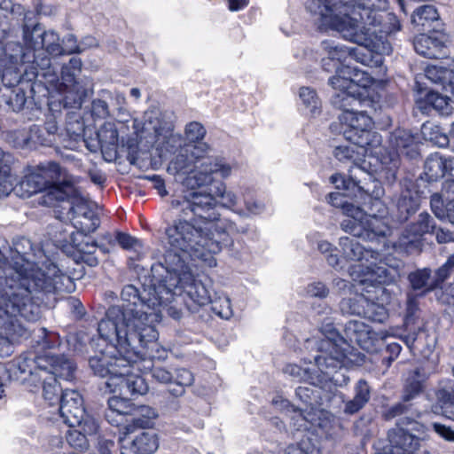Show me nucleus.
Wrapping results in <instances>:
<instances>
[{
    "label": "nucleus",
    "instance_id": "41",
    "mask_svg": "<svg viewBox=\"0 0 454 454\" xmlns=\"http://www.w3.org/2000/svg\"><path fill=\"white\" fill-rule=\"evenodd\" d=\"M425 76L433 83L448 91L449 82L454 78V69L442 64L429 65L425 68Z\"/></svg>",
    "mask_w": 454,
    "mask_h": 454
},
{
    "label": "nucleus",
    "instance_id": "33",
    "mask_svg": "<svg viewBox=\"0 0 454 454\" xmlns=\"http://www.w3.org/2000/svg\"><path fill=\"white\" fill-rule=\"evenodd\" d=\"M372 176L367 173L364 167H356L353 169H349V178L347 180L340 174H335L331 176V182L335 185L337 189L348 190L350 184L356 186L359 191H363L366 193H370L371 189L367 180H372Z\"/></svg>",
    "mask_w": 454,
    "mask_h": 454
},
{
    "label": "nucleus",
    "instance_id": "34",
    "mask_svg": "<svg viewBox=\"0 0 454 454\" xmlns=\"http://www.w3.org/2000/svg\"><path fill=\"white\" fill-rule=\"evenodd\" d=\"M44 358L47 370L46 373H43V376L52 374L57 380L61 379L67 381L74 378L75 365L71 359L65 356H51L49 354L44 355Z\"/></svg>",
    "mask_w": 454,
    "mask_h": 454
},
{
    "label": "nucleus",
    "instance_id": "53",
    "mask_svg": "<svg viewBox=\"0 0 454 454\" xmlns=\"http://www.w3.org/2000/svg\"><path fill=\"white\" fill-rule=\"evenodd\" d=\"M44 52L51 56L63 55V49L60 43L59 36L54 31H46L43 38V45L40 49V58L46 57Z\"/></svg>",
    "mask_w": 454,
    "mask_h": 454
},
{
    "label": "nucleus",
    "instance_id": "17",
    "mask_svg": "<svg viewBox=\"0 0 454 454\" xmlns=\"http://www.w3.org/2000/svg\"><path fill=\"white\" fill-rule=\"evenodd\" d=\"M416 417L403 415L396 422V427L388 431L389 454H417L420 439L408 430L419 431L422 427Z\"/></svg>",
    "mask_w": 454,
    "mask_h": 454
},
{
    "label": "nucleus",
    "instance_id": "28",
    "mask_svg": "<svg viewBox=\"0 0 454 454\" xmlns=\"http://www.w3.org/2000/svg\"><path fill=\"white\" fill-rule=\"evenodd\" d=\"M79 253V259L89 265L96 267L99 260L95 255L98 249V243L88 234L82 232H72L68 241Z\"/></svg>",
    "mask_w": 454,
    "mask_h": 454
},
{
    "label": "nucleus",
    "instance_id": "24",
    "mask_svg": "<svg viewBox=\"0 0 454 454\" xmlns=\"http://www.w3.org/2000/svg\"><path fill=\"white\" fill-rule=\"evenodd\" d=\"M388 144L399 156L402 155L411 160L419 156V135L414 134L409 129H395L389 135Z\"/></svg>",
    "mask_w": 454,
    "mask_h": 454
},
{
    "label": "nucleus",
    "instance_id": "7",
    "mask_svg": "<svg viewBox=\"0 0 454 454\" xmlns=\"http://www.w3.org/2000/svg\"><path fill=\"white\" fill-rule=\"evenodd\" d=\"M167 270H163L166 275L162 274L163 285L166 291H169L171 298L169 303L174 300V296L184 294V302L189 310L194 312L198 308L205 306L211 301L210 294L201 280L197 279L192 273L187 263H183L180 259L168 254L166 257Z\"/></svg>",
    "mask_w": 454,
    "mask_h": 454
},
{
    "label": "nucleus",
    "instance_id": "20",
    "mask_svg": "<svg viewBox=\"0 0 454 454\" xmlns=\"http://www.w3.org/2000/svg\"><path fill=\"white\" fill-rule=\"evenodd\" d=\"M435 229V222L427 212L420 213L416 221L409 223L402 231L396 247L411 254L420 250L421 239L432 233Z\"/></svg>",
    "mask_w": 454,
    "mask_h": 454
},
{
    "label": "nucleus",
    "instance_id": "49",
    "mask_svg": "<svg viewBox=\"0 0 454 454\" xmlns=\"http://www.w3.org/2000/svg\"><path fill=\"white\" fill-rule=\"evenodd\" d=\"M321 45L330 60H333V65L339 67L346 62L348 58H350V48L336 44L331 41H323Z\"/></svg>",
    "mask_w": 454,
    "mask_h": 454
},
{
    "label": "nucleus",
    "instance_id": "54",
    "mask_svg": "<svg viewBox=\"0 0 454 454\" xmlns=\"http://www.w3.org/2000/svg\"><path fill=\"white\" fill-rule=\"evenodd\" d=\"M284 372L291 376L298 381L309 382L310 385H317L319 376H316V372L310 368H303L297 364H288L285 367Z\"/></svg>",
    "mask_w": 454,
    "mask_h": 454
},
{
    "label": "nucleus",
    "instance_id": "13",
    "mask_svg": "<svg viewBox=\"0 0 454 454\" xmlns=\"http://www.w3.org/2000/svg\"><path fill=\"white\" fill-rule=\"evenodd\" d=\"M346 126L343 129L344 137L360 148L377 149L381 145V136L372 130L373 121L364 110L342 113L339 117Z\"/></svg>",
    "mask_w": 454,
    "mask_h": 454
},
{
    "label": "nucleus",
    "instance_id": "62",
    "mask_svg": "<svg viewBox=\"0 0 454 454\" xmlns=\"http://www.w3.org/2000/svg\"><path fill=\"white\" fill-rule=\"evenodd\" d=\"M296 396L305 404L312 406L317 403L319 397V390L316 387V385L309 387L301 386L295 389Z\"/></svg>",
    "mask_w": 454,
    "mask_h": 454
},
{
    "label": "nucleus",
    "instance_id": "39",
    "mask_svg": "<svg viewBox=\"0 0 454 454\" xmlns=\"http://www.w3.org/2000/svg\"><path fill=\"white\" fill-rule=\"evenodd\" d=\"M273 403L279 407V409H284L288 412L294 413L291 419L293 420L294 427L297 430H308L315 420V413L312 411V409L310 411L296 409L288 400L282 398L273 400Z\"/></svg>",
    "mask_w": 454,
    "mask_h": 454
},
{
    "label": "nucleus",
    "instance_id": "64",
    "mask_svg": "<svg viewBox=\"0 0 454 454\" xmlns=\"http://www.w3.org/2000/svg\"><path fill=\"white\" fill-rule=\"evenodd\" d=\"M214 195L215 198L217 197L221 200L220 203L224 207L233 208L238 204V199L236 195L232 192L226 191V187L223 183H220L219 185L215 188Z\"/></svg>",
    "mask_w": 454,
    "mask_h": 454
},
{
    "label": "nucleus",
    "instance_id": "10",
    "mask_svg": "<svg viewBox=\"0 0 454 454\" xmlns=\"http://www.w3.org/2000/svg\"><path fill=\"white\" fill-rule=\"evenodd\" d=\"M68 191L53 189L51 193L59 200L56 206L58 218L61 221H69L76 232L90 234L94 232L100 225L98 215L80 197L74 195L73 185H67Z\"/></svg>",
    "mask_w": 454,
    "mask_h": 454
},
{
    "label": "nucleus",
    "instance_id": "4",
    "mask_svg": "<svg viewBox=\"0 0 454 454\" xmlns=\"http://www.w3.org/2000/svg\"><path fill=\"white\" fill-rule=\"evenodd\" d=\"M320 27L339 32L343 38L356 43L350 48V58L364 66L380 67L383 56L392 52L387 37L401 29L394 13L352 17L348 14L318 20Z\"/></svg>",
    "mask_w": 454,
    "mask_h": 454
},
{
    "label": "nucleus",
    "instance_id": "31",
    "mask_svg": "<svg viewBox=\"0 0 454 454\" xmlns=\"http://www.w3.org/2000/svg\"><path fill=\"white\" fill-rule=\"evenodd\" d=\"M339 245L342 249L343 255L350 261H377L380 256L377 250L363 247L354 238L341 237L340 238Z\"/></svg>",
    "mask_w": 454,
    "mask_h": 454
},
{
    "label": "nucleus",
    "instance_id": "27",
    "mask_svg": "<svg viewBox=\"0 0 454 454\" xmlns=\"http://www.w3.org/2000/svg\"><path fill=\"white\" fill-rule=\"evenodd\" d=\"M373 335L370 325L360 320H349L344 325L341 341L369 349L372 345Z\"/></svg>",
    "mask_w": 454,
    "mask_h": 454
},
{
    "label": "nucleus",
    "instance_id": "15",
    "mask_svg": "<svg viewBox=\"0 0 454 454\" xmlns=\"http://www.w3.org/2000/svg\"><path fill=\"white\" fill-rule=\"evenodd\" d=\"M427 380L426 373L420 368L409 372L403 382L401 401L383 411L384 419L390 420L403 415L419 418L420 411L414 408L411 402L426 389Z\"/></svg>",
    "mask_w": 454,
    "mask_h": 454
},
{
    "label": "nucleus",
    "instance_id": "40",
    "mask_svg": "<svg viewBox=\"0 0 454 454\" xmlns=\"http://www.w3.org/2000/svg\"><path fill=\"white\" fill-rule=\"evenodd\" d=\"M373 149L360 148L357 145L350 143V145H338L333 150L334 157L340 161H350L353 163L350 169L356 167H361L358 163L362 157L367 153H372Z\"/></svg>",
    "mask_w": 454,
    "mask_h": 454
},
{
    "label": "nucleus",
    "instance_id": "44",
    "mask_svg": "<svg viewBox=\"0 0 454 454\" xmlns=\"http://www.w3.org/2000/svg\"><path fill=\"white\" fill-rule=\"evenodd\" d=\"M447 159L439 153L431 154L425 161L424 174L428 182H434L446 176Z\"/></svg>",
    "mask_w": 454,
    "mask_h": 454
},
{
    "label": "nucleus",
    "instance_id": "50",
    "mask_svg": "<svg viewBox=\"0 0 454 454\" xmlns=\"http://www.w3.org/2000/svg\"><path fill=\"white\" fill-rule=\"evenodd\" d=\"M0 11L3 16L17 20H26L28 16H34L32 11H26L21 4H16L12 0H0Z\"/></svg>",
    "mask_w": 454,
    "mask_h": 454
},
{
    "label": "nucleus",
    "instance_id": "52",
    "mask_svg": "<svg viewBox=\"0 0 454 454\" xmlns=\"http://www.w3.org/2000/svg\"><path fill=\"white\" fill-rule=\"evenodd\" d=\"M439 19V13L433 5H423L416 9L412 15V23L417 26L425 27L429 26L431 22Z\"/></svg>",
    "mask_w": 454,
    "mask_h": 454
},
{
    "label": "nucleus",
    "instance_id": "14",
    "mask_svg": "<svg viewBox=\"0 0 454 454\" xmlns=\"http://www.w3.org/2000/svg\"><path fill=\"white\" fill-rule=\"evenodd\" d=\"M43 304H38L37 315L31 317L21 309L14 308L13 309L8 306L4 307L0 312V356H8L12 353V342L20 338L27 335V328L25 322H35L41 317V307Z\"/></svg>",
    "mask_w": 454,
    "mask_h": 454
},
{
    "label": "nucleus",
    "instance_id": "36",
    "mask_svg": "<svg viewBox=\"0 0 454 454\" xmlns=\"http://www.w3.org/2000/svg\"><path fill=\"white\" fill-rule=\"evenodd\" d=\"M34 16H28V18L25 20H22V29H23V40L25 43L24 49H29L33 51L35 54V57L39 61H41L40 49L42 45H43V38L46 31L43 29V27L38 23L30 22Z\"/></svg>",
    "mask_w": 454,
    "mask_h": 454
},
{
    "label": "nucleus",
    "instance_id": "43",
    "mask_svg": "<svg viewBox=\"0 0 454 454\" xmlns=\"http://www.w3.org/2000/svg\"><path fill=\"white\" fill-rule=\"evenodd\" d=\"M108 409L106 411V419L114 426L121 424V419H112L114 415L120 417V419L125 415H130L133 405L124 398L114 396L108 399Z\"/></svg>",
    "mask_w": 454,
    "mask_h": 454
},
{
    "label": "nucleus",
    "instance_id": "25",
    "mask_svg": "<svg viewBox=\"0 0 454 454\" xmlns=\"http://www.w3.org/2000/svg\"><path fill=\"white\" fill-rule=\"evenodd\" d=\"M149 362H153V360H150L147 358ZM138 360L137 362H140ZM144 362L146 361L143 360ZM137 370H140L138 366V363L135 365ZM134 368L129 367V372L125 375H119L117 378H114V382L106 381V389L109 392H116L120 391L121 394H129L130 395H144L148 390V386L145 380V379L139 375L134 374L130 372V369Z\"/></svg>",
    "mask_w": 454,
    "mask_h": 454
},
{
    "label": "nucleus",
    "instance_id": "47",
    "mask_svg": "<svg viewBox=\"0 0 454 454\" xmlns=\"http://www.w3.org/2000/svg\"><path fill=\"white\" fill-rule=\"evenodd\" d=\"M43 381V396L49 405L59 404L60 402L61 394L65 391L59 385L58 380L52 374L42 375L39 381Z\"/></svg>",
    "mask_w": 454,
    "mask_h": 454
},
{
    "label": "nucleus",
    "instance_id": "1",
    "mask_svg": "<svg viewBox=\"0 0 454 454\" xmlns=\"http://www.w3.org/2000/svg\"><path fill=\"white\" fill-rule=\"evenodd\" d=\"M32 252V243L26 238L13 243L10 264L0 251V312L10 306L35 317L38 304H53L63 280L70 281L51 260L35 262Z\"/></svg>",
    "mask_w": 454,
    "mask_h": 454
},
{
    "label": "nucleus",
    "instance_id": "60",
    "mask_svg": "<svg viewBox=\"0 0 454 454\" xmlns=\"http://www.w3.org/2000/svg\"><path fill=\"white\" fill-rule=\"evenodd\" d=\"M67 434V441L74 449H86L88 446L87 437L86 435H91L95 433H87L82 430L81 427L75 429V427H70Z\"/></svg>",
    "mask_w": 454,
    "mask_h": 454
},
{
    "label": "nucleus",
    "instance_id": "57",
    "mask_svg": "<svg viewBox=\"0 0 454 454\" xmlns=\"http://www.w3.org/2000/svg\"><path fill=\"white\" fill-rule=\"evenodd\" d=\"M363 317L372 322L384 323L388 318V312L382 304L367 298Z\"/></svg>",
    "mask_w": 454,
    "mask_h": 454
},
{
    "label": "nucleus",
    "instance_id": "9",
    "mask_svg": "<svg viewBox=\"0 0 454 454\" xmlns=\"http://www.w3.org/2000/svg\"><path fill=\"white\" fill-rule=\"evenodd\" d=\"M371 211L366 213L356 206H347V218L341 223V229L354 238L373 240L377 237H386L390 228L382 215L386 207L380 200L372 202Z\"/></svg>",
    "mask_w": 454,
    "mask_h": 454
},
{
    "label": "nucleus",
    "instance_id": "55",
    "mask_svg": "<svg viewBox=\"0 0 454 454\" xmlns=\"http://www.w3.org/2000/svg\"><path fill=\"white\" fill-rule=\"evenodd\" d=\"M366 297L358 295L352 298H344L340 302L342 313L363 317L366 303Z\"/></svg>",
    "mask_w": 454,
    "mask_h": 454
},
{
    "label": "nucleus",
    "instance_id": "3",
    "mask_svg": "<svg viewBox=\"0 0 454 454\" xmlns=\"http://www.w3.org/2000/svg\"><path fill=\"white\" fill-rule=\"evenodd\" d=\"M247 227L239 228L235 223H227L223 226H216L215 232L209 225L201 224L197 219L187 220L177 218L165 229L168 249L163 254L162 261L152 266V270H167L166 257L168 254L177 256L183 263L184 255L198 259L208 267L216 266L215 254L223 247L233 246L231 235L245 233Z\"/></svg>",
    "mask_w": 454,
    "mask_h": 454
},
{
    "label": "nucleus",
    "instance_id": "2",
    "mask_svg": "<svg viewBox=\"0 0 454 454\" xmlns=\"http://www.w3.org/2000/svg\"><path fill=\"white\" fill-rule=\"evenodd\" d=\"M153 283L142 291L133 285L125 286L121 293V305L110 306L106 317L98 323V332L106 337L118 338V333L132 340L151 345L156 356H168L158 340V332L153 325L155 314L149 312L169 303L171 294L164 289L161 271H153Z\"/></svg>",
    "mask_w": 454,
    "mask_h": 454
},
{
    "label": "nucleus",
    "instance_id": "22",
    "mask_svg": "<svg viewBox=\"0 0 454 454\" xmlns=\"http://www.w3.org/2000/svg\"><path fill=\"white\" fill-rule=\"evenodd\" d=\"M318 352L315 356V364L322 375L317 378V382L327 381L331 380L332 373L343 366L345 358L344 352L339 348L338 344L332 343L329 340H320L318 344Z\"/></svg>",
    "mask_w": 454,
    "mask_h": 454
},
{
    "label": "nucleus",
    "instance_id": "32",
    "mask_svg": "<svg viewBox=\"0 0 454 454\" xmlns=\"http://www.w3.org/2000/svg\"><path fill=\"white\" fill-rule=\"evenodd\" d=\"M101 143V153L107 161L115 160L119 141L118 129L112 121L105 122L96 133Z\"/></svg>",
    "mask_w": 454,
    "mask_h": 454
},
{
    "label": "nucleus",
    "instance_id": "19",
    "mask_svg": "<svg viewBox=\"0 0 454 454\" xmlns=\"http://www.w3.org/2000/svg\"><path fill=\"white\" fill-rule=\"evenodd\" d=\"M44 362V356L24 354L9 363L6 370L11 380L35 383L41 380L43 373H46L47 364Z\"/></svg>",
    "mask_w": 454,
    "mask_h": 454
},
{
    "label": "nucleus",
    "instance_id": "56",
    "mask_svg": "<svg viewBox=\"0 0 454 454\" xmlns=\"http://www.w3.org/2000/svg\"><path fill=\"white\" fill-rule=\"evenodd\" d=\"M436 403L432 406L434 413H440L444 407L454 405V383L450 387L439 388L435 392Z\"/></svg>",
    "mask_w": 454,
    "mask_h": 454
},
{
    "label": "nucleus",
    "instance_id": "30",
    "mask_svg": "<svg viewBox=\"0 0 454 454\" xmlns=\"http://www.w3.org/2000/svg\"><path fill=\"white\" fill-rule=\"evenodd\" d=\"M419 206L420 196L417 190L410 188L403 190L395 200V219L400 223L406 222L419 210Z\"/></svg>",
    "mask_w": 454,
    "mask_h": 454
},
{
    "label": "nucleus",
    "instance_id": "61",
    "mask_svg": "<svg viewBox=\"0 0 454 454\" xmlns=\"http://www.w3.org/2000/svg\"><path fill=\"white\" fill-rule=\"evenodd\" d=\"M300 98L303 105L309 110L311 114H316L320 106V100L317 92L309 87H302L299 93Z\"/></svg>",
    "mask_w": 454,
    "mask_h": 454
},
{
    "label": "nucleus",
    "instance_id": "58",
    "mask_svg": "<svg viewBox=\"0 0 454 454\" xmlns=\"http://www.w3.org/2000/svg\"><path fill=\"white\" fill-rule=\"evenodd\" d=\"M52 140L49 138L44 129L39 125H32L29 128L27 137L24 138V144L26 146L32 147L36 145H49Z\"/></svg>",
    "mask_w": 454,
    "mask_h": 454
},
{
    "label": "nucleus",
    "instance_id": "63",
    "mask_svg": "<svg viewBox=\"0 0 454 454\" xmlns=\"http://www.w3.org/2000/svg\"><path fill=\"white\" fill-rule=\"evenodd\" d=\"M209 303H211L212 311L221 318L228 319L232 316L231 301L228 297H219L215 301L211 300Z\"/></svg>",
    "mask_w": 454,
    "mask_h": 454
},
{
    "label": "nucleus",
    "instance_id": "29",
    "mask_svg": "<svg viewBox=\"0 0 454 454\" xmlns=\"http://www.w3.org/2000/svg\"><path fill=\"white\" fill-rule=\"evenodd\" d=\"M158 434L153 431H142L136 434L129 445L121 447V454H153L159 448Z\"/></svg>",
    "mask_w": 454,
    "mask_h": 454
},
{
    "label": "nucleus",
    "instance_id": "35",
    "mask_svg": "<svg viewBox=\"0 0 454 454\" xmlns=\"http://www.w3.org/2000/svg\"><path fill=\"white\" fill-rule=\"evenodd\" d=\"M338 90L339 91L333 95L331 101L333 106L342 110V113L356 111L364 106L371 104L370 100L361 98L362 93L356 94L355 87Z\"/></svg>",
    "mask_w": 454,
    "mask_h": 454
},
{
    "label": "nucleus",
    "instance_id": "21",
    "mask_svg": "<svg viewBox=\"0 0 454 454\" xmlns=\"http://www.w3.org/2000/svg\"><path fill=\"white\" fill-rule=\"evenodd\" d=\"M38 74H35V77L42 76L46 82L55 87L60 93L74 94L73 98L74 103L81 104L82 98L86 96L85 89L82 88L76 82L75 77L77 73L69 69L65 65L61 69V78L59 79L57 73L51 67L50 63L49 67L42 69L37 67Z\"/></svg>",
    "mask_w": 454,
    "mask_h": 454
},
{
    "label": "nucleus",
    "instance_id": "51",
    "mask_svg": "<svg viewBox=\"0 0 454 454\" xmlns=\"http://www.w3.org/2000/svg\"><path fill=\"white\" fill-rule=\"evenodd\" d=\"M111 98L110 90H101L98 98L91 102V114L94 118L105 119L110 115L108 99Z\"/></svg>",
    "mask_w": 454,
    "mask_h": 454
},
{
    "label": "nucleus",
    "instance_id": "11",
    "mask_svg": "<svg viewBox=\"0 0 454 454\" xmlns=\"http://www.w3.org/2000/svg\"><path fill=\"white\" fill-rule=\"evenodd\" d=\"M387 0H307L306 9L318 20L348 14L352 17L387 14Z\"/></svg>",
    "mask_w": 454,
    "mask_h": 454
},
{
    "label": "nucleus",
    "instance_id": "8",
    "mask_svg": "<svg viewBox=\"0 0 454 454\" xmlns=\"http://www.w3.org/2000/svg\"><path fill=\"white\" fill-rule=\"evenodd\" d=\"M50 59H37L33 51L24 49L19 42L0 41V80L8 87L18 84L24 74H38L37 67H49Z\"/></svg>",
    "mask_w": 454,
    "mask_h": 454
},
{
    "label": "nucleus",
    "instance_id": "37",
    "mask_svg": "<svg viewBox=\"0 0 454 454\" xmlns=\"http://www.w3.org/2000/svg\"><path fill=\"white\" fill-rule=\"evenodd\" d=\"M413 46L418 54L428 59H441L447 54L446 46L442 42L425 34L415 37Z\"/></svg>",
    "mask_w": 454,
    "mask_h": 454
},
{
    "label": "nucleus",
    "instance_id": "42",
    "mask_svg": "<svg viewBox=\"0 0 454 454\" xmlns=\"http://www.w3.org/2000/svg\"><path fill=\"white\" fill-rule=\"evenodd\" d=\"M430 206L438 219L454 225V198L447 199L444 202L439 193H434L430 198Z\"/></svg>",
    "mask_w": 454,
    "mask_h": 454
},
{
    "label": "nucleus",
    "instance_id": "46",
    "mask_svg": "<svg viewBox=\"0 0 454 454\" xmlns=\"http://www.w3.org/2000/svg\"><path fill=\"white\" fill-rule=\"evenodd\" d=\"M431 270L429 268L419 269L408 275V280L413 290L421 291L422 294L435 289V284L431 281Z\"/></svg>",
    "mask_w": 454,
    "mask_h": 454
},
{
    "label": "nucleus",
    "instance_id": "18",
    "mask_svg": "<svg viewBox=\"0 0 454 454\" xmlns=\"http://www.w3.org/2000/svg\"><path fill=\"white\" fill-rule=\"evenodd\" d=\"M186 208H189V215L192 219H197L201 224L209 225L210 230L215 232V227L223 226L229 220L220 221V214L217 212V201L211 192L193 191L188 194V202H185Z\"/></svg>",
    "mask_w": 454,
    "mask_h": 454
},
{
    "label": "nucleus",
    "instance_id": "12",
    "mask_svg": "<svg viewBox=\"0 0 454 454\" xmlns=\"http://www.w3.org/2000/svg\"><path fill=\"white\" fill-rule=\"evenodd\" d=\"M63 169L54 161L41 163L28 168L27 173L20 183V190L22 195L30 197L33 194L47 191V197L50 200H58L51 192L53 189L68 191L67 185H72L67 181Z\"/></svg>",
    "mask_w": 454,
    "mask_h": 454
},
{
    "label": "nucleus",
    "instance_id": "45",
    "mask_svg": "<svg viewBox=\"0 0 454 454\" xmlns=\"http://www.w3.org/2000/svg\"><path fill=\"white\" fill-rule=\"evenodd\" d=\"M117 245L130 253L129 260H141L146 250L141 240L121 231L117 232Z\"/></svg>",
    "mask_w": 454,
    "mask_h": 454
},
{
    "label": "nucleus",
    "instance_id": "26",
    "mask_svg": "<svg viewBox=\"0 0 454 454\" xmlns=\"http://www.w3.org/2000/svg\"><path fill=\"white\" fill-rule=\"evenodd\" d=\"M336 74L329 79L333 89H353V87L365 88L371 83V78L366 73L351 67L349 64L340 65Z\"/></svg>",
    "mask_w": 454,
    "mask_h": 454
},
{
    "label": "nucleus",
    "instance_id": "16",
    "mask_svg": "<svg viewBox=\"0 0 454 454\" xmlns=\"http://www.w3.org/2000/svg\"><path fill=\"white\" fill-rule=\"evenodd\" d=\"M59 411L63 421L69 427H81L87 433H97V421L86 413L81 394L74 389H66L59 403Z\"/></svg>",
    "mask_w": 454,
    "mask_h": 454
},
{
    "label": "nucleus",
    "instance_id": "6",
    "mask_svg": "<svg viewBox=\"0 0 454 454\" xmlns=\"http://www.w3.org/2000/svg\"><path fill=\"white\" fill-rule=\"evenodd\" d=\"M209 150L206 143L186 145L169 162L168 172L186 176L182 183L191 190L210 185L214 182V175L222 178L230 176L231 165L223 158L207 157Z\"/></svg>",
    "mask_w": 454,
    "mask_h": 454
},
{
    "label": "nucleus",
    "instance_id": "48",
    "mask_svg": "<svg viewBox=\"0 0 454 454\" xmlns=\"http://www.w3.org/2000/svg\"><path fill=\"white\" fill-rule=\"evenodd\" d=\"M425 103L431 106L440 115L449 116L453 111L451 100L447 96L430 91L427 94Z\"/></svg>",
    "mask_w": 454,
    "mask_h": 454
},
{
    "label": "nucleus",
    "instance_id": "59",
    "mask_svg": "<svg viewBox=\"0 0 454 454\" xmlns=\"http://www.w3.org/2000/svg\"><path fill=\"white\" fill-rule=\"evenodd\" d=\"M4 102L13 112L21 111L27 102V96L20 87H16L11 90L9 95H4Z\"/></svg>",
    "mask_w": 454,
    "mask_h": 454
},
{
    "label": "nucleus",
    "instance_id": "23",
    "mask_svg": "<svg viewBox=\"0 0 454 454\" xmlns=\"http://www.w3.org/2000/svg\"><path fill=\"white\" fill-rule=\"evenodd\" d=\"M375 262L372 260L366 267L362 264L355 266L351 275L357 272L355 281L361 285L378 286L377 290L384 293L385 288L381 286L394 282L397 272L395 268L387 267L386 264H377Z\"/></svg>",
    "mask_w": 454,
    "mask_h": 454
},
{
    "label": "nucleus",
    "instance_id": "38",
    "mask_svg": "<svg viewBox=\"0 0 454 454\" xmlns=\"http://www.w3.org/2000/svg\"><path fill=\"white\" fill-rule=\"evenodd\" d=\"M132 417L125 427L126 434H131L136 428H148L153 425V420L158 417L157 411L147 405L133 406L130 412Z\"/></svg>",
    "mask_w": 454,
    "mask_h": 454
},
{
    "label": "nucleus",
    "instance_id": "5",
    "mask_svg": "<svg viewBox=\"0 0 454 454\" xmlns=\"http://www.w3.org/2000/svg\"><path fill=\"white\" fill-rule=\"evenodd\" d=\"M98 334V350L90 358L89 364L95 375L107 378L106 381L114 382V378L127 374L138 360H162L168 356H154L156 350L151 345L119 333L118 338Z\"/></svg>",
    "mask_w": 454,
    "mask_h": 454
}]
</instances>
